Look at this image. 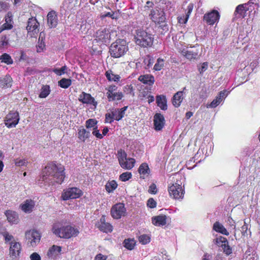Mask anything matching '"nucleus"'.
<instances>
[{"label":"nucleus","mask_w":260,"mask_h":260,"mask_svg":"<svg viewBox=\"0 0 260 260\" xmlns=\"http://www.w3.org/2000/svg\"><path fill=\"white\" fill-rule=\"evenodd\" d=\"M47 23L49 27L54 28L58 23L57 15L55 11H51L47 15Z\"/></svg>","instance_id":"obj_22"},{"label":"nucleus","mask_w":260,"mask_h":260,"mask_svg":"<svg viewBox=\"0 0 260 260\" xmlns=\"http://www.w3.org/2000/svg\"><path fill=\"white\" fill-rule=\"evenodd\" d=\"M90 136V132L84 128L83 126L79 127L78 129V138L80 142H85Z\"/></svg>","instance_id":"obj_25"},{"label":"nucleus","mask_w":260,"mask_h":260,"mask_svg":"<svg viewBox=\"0 0 260 260\" xmlns=\"http://www.w3.org/2000/svg\"><path fill=\"white\" fill-rule=\"evenodd\" d=\"M58 86L62 88H68L72 84V80L70 79L62 78L58 82Z\"/></svg>","instance_id":"obj_41"},{"label":"nucleus","mask_w":260,"mask_h":260,"mask_svg":"<svg viewBox=\"0 0 260 260\" xmlns=\"http://www.w3.org/2000/svg\"><path fill=\"white\" fill-rule=\"evenodd\" d=\"M107 79L109 81L117 82L119 81L120 77L119 75H115L113 74L112 71L108 70L105 73Z\"/></svg>","instance_id":"obj_38"},{"label":"nucleus","mask_w":260,"mask_h":260,"mask_svg":"<svg viewBox=\"0 0 260 260\" xmlns=\"http://www.w3.org/2000/svg\"><path fill=\"white\" fill-rule=\"evenodd\" d=\"M94 40L101 45L102 44L106 45L109 44L111 41L110 30L107 28L100 29L96 32Z\"/></svg>","instance_id":"obj_8"},{"label":"nucleus","mask_w":260,"mask_h":260,"mask_svg":"<svg viewBox=\"0 0 260 260\" xmlns=\"http://www.w3.org/2000/svg\"><path fill=\"white\" fill-rule=\"evenodd\" d=\"M147 205L150 208H154L156 206V202L153 198H151L148 200Z\"/></svg>","instance_id":"obj_57"},{"label":"nucleus","mask_w":260,"mask_h":260,"mask_svg":"<svg viewBox=\"0 0 260 260\" xmlns=\"http://www.w3.org/2000/svg\"><path fill=\"white\" fill-rule=\"evenodd\" d=\"M148 192L150 194H155L157 192V188L155 183H152L149 187Z\"/></svg>","instance_id":"obj_56"},{"label":"nucleus","mask_w":260,"mask_h":260,"mask_svg":"<svg viewBox=\"0 0 260 260\" xmlns=\"http://www.w3.org/2000/svg\"><path fill=\"white\" fill-rule=\"evenodd\" d=\"M126 212V209L124 204L123 203H117L112 206L111 209V214L114 219H120L121 216H124Z\"/></svg>","instance_id":"obj_13"},{"label":"nucleus","mask_w":260,"mask_h":260,"mask_svg":"<svg viewBox=\"0 0 260 260\" xmlns=\"http://www.w3.org/2000/svg\"><path fill=\"white\" fill-rule=\"evenodd\" d=\"M31 260H41L40 255L37 252H34L30 255Z\"/></svg>","instance_id":"obj_63"},{"label":"nucleus","mask_w":260,"mask_h":260,"mask_svg":"<svg viewBox=\"0 0 260 260\" xmlns=\"http://www.w3.org/2000/svg\"><path fill=\"white\" fill-rule=\"evenodd\" d=\"M227 95L226 91L223 90L219 92L218 95L216 96L215 99L209 105L210 108H215L219 105L222 102V100L225 98ZM208 107V106H207Z\"/></svg>","instance_id":"obj_23"},{"label":"nucleus","mask_w":260,"mask_h":260,"mask_svg":"<svg viewBox=\"0 0 260 260\" xmlns=\"http://www.w3.org/2000/svg\"><path fill=\"white\" fill-rule=\"evenodd\" d=\"M61 247L53 245L48 250L47 256L49 258H55L61 252Z\"/></svg>","instance_id":"obj_27"},{"label":"nucleus","mask_w":260,"mask_h":260,"mask_svg":"<svg viewBox=\"0 0 260 260\" xmlns=\"http://www.w3.org/2000/svg\"><path fill=\"white\" fill-rule=\"evenodd\" d=\"M60 222L55 223L52 225V232L58 237L69 239L77 237L80 232L78 228L71 225L61 226Z\"/></svg>","instance_id":"obj_3"},{"label":"nucleus","mask_w":260,"mask_h":260,"mask_svg":"<svg viewBox=\"0 0 260 260\" xmlns=\"http://www.w3.org/2000/svg\"><path fill=\"white\" fill-rule=\"evenodd\" d=\"M2 235L5 238V242H8L14 238V237L7 232H4Z\"/></svg>","instance_id":"obj_58"},{"label":"nucleus","mask_w":260,"mask_h":260,"mask_svg":"<svg viewBox=\"0 0 260 260\" xmlns=\"http://www.w3.org/2000/svg\"><path fill=\"white\" fill-rule=\"evenodd\" d=\"M113 113L111 112H108L105 114V118L104 120L105 123H112L115 120V118L113 117Z\"/></svg>","instance_id":"obj_50"},{"label":"nucleus","mask_w":260,"mask_h":260,"mask_svg":"<svg viewBox=\"0 0 260 260\" xmlns=\"http://www.w3.org/2000/svg\"><path fill=\"white\" fill-rule=\"evenodd\" d=\"M128 106H124L121 108H112L110 109V112L113 113V117L116 121H120L125 115V111L127 109Z\"/></svg>","instance_id":"obj_21"},{"label":"nucleus","mask_w":260,"mask_h":260,"mask_svg":"<svg viewBox=\"0 0 260 260\" xmlns=\"http://www.w3.org/2000/svg\"><path fill=\"white\" fill-rule=\"evenodd\" d=\"M132 177V173L129 172H126L122 173L119 176V180L123 182L128 181Z\"/></svg>","instance_id":"obj_47"},{"label":"nucleus","mask_w":260,"mask_h":260,"mask_svg":"<svg viewBox=\"0 0 260 260\" xmlns=\"http://www.w3.org/2000/svg\"><path fill=\"white\" fill-rule=\"evenodd\" d=\"M165 60L163 58H158L154 66L153 70L155 71H160L165 66Z\"/></svg>","instance_id":"obj_44"},{"label":"nucleus","mask_w":260,"mask_h":260,"mask_svg":"<svg viewBox=\"0 0 260 260\" xmlns=\"http://www.w3.org/2000/svg\"><path fill=\"white\" fill-rule=\"evenodd\" d=\"M168 192L170 196L176 200L182 199L185 193L184 189L182 188L181 185L178 183H173L169 186Z\"/></svg>","instance_id":"obj_9"},{"label":"nucleus","mask_w":260,"mask_h":260,"mask_svg":"<svg viewBox=\"0 0 260 260\" xmlns=\"http://www.w3.org/2000/svg\"><path fill=\"white\" fill-rule=\"evenodd\" d=\"M156 102L158 107L162 110L168 109L166 96L164 95H158L156 96Z\"/></svg>","instance_id":"obj_30"},{"label":"nucleus","mask_w":260,"mask_h":260,"mask_svg":"<svg viewBox=\"0 0 260 260\" xmlns=\"http://www.w3.org/2000/svg\"><path fill=\"white\" fill-rule=\"evenodd\" d=\"M194 5L192 3H190L187 8L186 9V13L185 14V16L187 17V19H188L192 11Z\"/></svg>","instance_id":"obj_59"},{"label":"nucleus","mask_w":260,"mask_h":260,"mask_svg":"<svg viewBox=\"0 0 260 260\" xmlns=\"http://www.w3.org/2000/svg\"><path fill=\"white\" fill-rule=\"evenodd\" d=\"M208 68V63L204 62L202 63L201 67L199 68V71L201 74L204 72Z\"/></svg>","instance_id":"obj_61"},{"label":"nucleus","mask_w":260,"mask_h":260,"mask_svg":"<svg viewBox=\"0 0 260 260\" xmlns=\"http://www.w3.org/2000/svg\"><path fill=\"white\" fill-rule=\"evenodd\" d=\"M152 223L155 226H164L167 223V216L165 215H159L152 218Z\"/></svg>","instance_id":"obj_26"},{"label":"nucleus","mask_w":260,"mask_h":260,"mask_svg":"<svg viewBox=\"0 0 260 260\" xmlns=\"http://www.w3.org/2000/svg\"><path fill=\"white\" fill-rule=\"evenodd\" d=\"M135 160L133 158H126L125 160L120 164V166L123 169L126 170L132 169L135 165Z\"/></svg>","instance_id":"obj_32"},{"label":"nucleus","mask_w":260,"mask_h":260,"mask_svg":"<svg viewBox=\"0 0 260 260\" xmlns=\"http://www.w3.org/2000/svg\"><path fill=\"white\" fill-rule=\"evenodd\" d=\"M107 17H110L112 19H117L118 18L117 14L116 12L113 11L107 12L105 14L102 15L101 16L102 18H104Z\"/></svg>","instance_id":"obj_54"},{"label":"nucleus","mask_w":260,"mask_h":260,"mask_svg":"<svg viewBox=\"0 0 260 260\" xmlns=\"http://www.w3.org/2000/svg\"><path fill=\"white\" fill-rule=\"evenodd\" d=\"M8 221L12 224H17L19 222L18 214L14 211L8 210L5 212Z\"/></svg>","instance_id":"obj_24"},{"label":"nucleus","mask_w":260,"mask_h":260,"mask_svg":"<svg viewBox=\"0 0 260 260\" xmlns=\"http://www.w3.org/2000/svg\"><path fill=\"white\" fill-rule=\"evenodd\" d=\"M118 186L116 181L114 180L109 181L105 185V189L108 193L112 192Z\"/></svg>","instance_id":"obj_36"},{"label":"nucleus","mask_w":260,"mask_h":260,"mask_svg":"<svg viewBox=\"0 0 260 260\" xmlns=\"http://www.w3.org/2000/svg\"><path fill=\"white\" fill-rule=\"evenodd\" d=\"M25 237L27 245L34 247L40 243L41 234L36 230H30L25 232Z\"/></svg>","instance_id":"obj_7"},{"label":"nucleus","mask_w":260,"mask_h":260,"mask_svg":"<svg viewBox=\"0 0 260 260\" xmlns=\"http://www.w3.org/2000/svg\"><path fill=\"white\" fill-rule=\"evenodd\" d=\"M22 250L21 245L19 242L14 241L10 243L9 252L10 256L15 258L18 256Z\"/></svg>","instance_id":"obj_19"},{"label":"nucleus","mask_w":260,"mask_h":260,"mask_svg":"<svg viewBox=\"0 0 260 260\" xmlns=\"http://www.w3.org/2000/svg\"><path fill=\"white\" fill-rule=\"evenodd\" d=\"M9 44V38L7 35H3L1 38L0 48H4Z\"/></svg>","instance_id":"obj_49"},{"label":"nucleus","mask_w":260,"mask_h":260,"mask_svg":"<svg viewBox=\"0 0 260 260\" xmlns=\"http://www.w3.org/2000/svg\"><path fill=\"white\" fill-rule=\"evenodd\" d=\"M219 18V13L217 10H213L204 15L203 20L208 25H213L218 21Z\"/></svg>","instance_id":"obj_15"},{"label":"nucleus","mask_w":260,"mask_h":260,"mask_svg":"<svg viewBox=\"0 0 260 260\" xmlns=\"http://www.w3.org/2000/svg\"><path fill=\"white\" fill-rule=\"evenodd\" d=\"M135 44L141 48H149L152 47L153 44V36L146 30L138 29L136 30L134 37Z\"/></svg>","instance_id":"obj_4"},{"label":"nucleus","mask_w":260,"mask_h":260,"mask_svg":"<svg viewBox=\"0 0 260 260\" xmlns=\"http://www.w3.org/2000/svg\"><path fill=\"white\" fill-rule=\"evenodd\" d=\"M228 240L226 238L222 236H219L215 240V244L218 246L221 247L224 243H228Z\"/></svg>","instance_id":"obj_51"},{"label":"nucleus","mask_w":260,"mask_h":260,"mask_svg":"<svg viewBox=\"0 0 260 260\" xmlns=\"http://www.w3.org/2000/svg\"><path fill=\"white\" fill-rule=\"evenodd\" d=\"M6 22L2 25L4 29H11L13 27L12 22V15L11 12H8L5 16Z\"/></svg>","instance_id":"obj_34"},{"label":"nucleus","mask_w":260,"mask_h":260,"mask_svg":"<svg viewBox=\"0 0 260 260\" xmlns=\"http://www.w3.org/2000/svg\"><path fill=\"white\" fill-rule=\"evenodd\" d=\"M107 256L102 253H99L94 257V260H106Z\"/></svg>","instance_id":"obj_64"},{"label":"nucleus","mask_w":260,"mask_h":260,"mask_svg":"<svg viewBox=\"0 0 260 260\" xmlns=\"http://www.w3.org/2000/svg\"><path fill=\"white\" fill-rule=\"evenodd\" d=\"M123 246L128 250H132L134 249L136 241L134 239H126L123 241Z\"/></svg>","instance_id":"obj_39"},{"label":"nucleus","mask_w":260,"mask_h":260,"mask_svg":"<svg viewBox=\"0 0 260 260\" xmlns=\"http://www.w3.org/2000/svg\"><path fill=\"white\" fill-rule=\"evenodd\" d=\"M92 134L93 136H95V137L98 139H102L103 138V135H102L100 133V131L99 129H98L97 126H96L95 127L93 128Z\"/></svg>","instance_id":"obj_55"},{"label":"nucleus","mask_w":260,"mask_h":260,"mask_svg":"<svg viewBox=\"0 0 260 260\" xmlns=\"http://www.w3.org/2000/svg\"><path fill=\"white\" fill-rule=\"evenodd\" d=\"M95 226L104 233H111L113 231V226L109 222H106V216L102 215L100 220L95 223Z\"/></svg>","instance_id":"obj_14"},{"label":"nucleus","mask_w":260,"mask_h":260,"mask_svg":"<svg viewBox=\"0 0 260 260\" xmlns=\"http://www.w3.org/2000/svg\"><path fill=\"white\" fill-rule=\"evenodd\" d=\"M35 206V202L31 199H27L20 205V208L22 211L26 213H30Z\"/></svg>","instance_id":"obj_20"},{"label":"nucleus","mask_w":260,"mask_h":260,"mask_svg":"<svg viewBox=\"0 0 260 260\" xmlns=\"http://www.w3.org/2000/svg\"><path fill=\"white\" fill-rule=\"evenodd\" d=\"M52 177L54 182L61 184L66 177L65 168L60 164L48 163L43 170V180Z\"/></svg>","instance_id":"obj_1"},{"label":"nucleus","mask_w":260,"mask_h":260,"mask_svg":"<svg viewBox=\"0 0 260 260\" xmlns=\"http://www.w3.org/2000/svg\"><path fill=\"white\" fill-rule=\"evenodd\" d=\"M165 124V119L164 115L156 113L153 116L154 128L156 131H161Z\"/></svg>","instance_id":"obj_16"},{"label":"nucleus","mask_w":260,"mask_h":260,"mask_svg":"<svg viewBox=\"0 0 260 260\" xmlns=\"http://www.w3.org/2000/svg\"><path fill=\"white\" fill-rule=\"evenodd\" d=\"M50 89L49 86L47 85H43L39 96L40 98H45L50 94Z\"/></svg>","instance_id":"obj_40"},{"label":"nucleus","mask_w":260,"mask_h":260,"mask_svg":"<svg viewBox=\"0 0 260 260\" xmlns=\"http://www.w3.org/2000/svg\"><path fill=\"white\" fill-rule=\"evenodd\" d=\"M117 158L119 164L127 158V154L124 150L120 149L118 150Z\"/></svg>","instance_id":"obj_45"},{"label":"nucleus","mask_w":260,"mask_h":260,"mask_svg":"<svg viewBox=\"0 0 260 260\" xmlns=\"http://www.w3.org/2000/svg\"><path fill=\"white\" fill-rule=\"evenodd\" d=\"M117 87L112 85L109 86L106 89L107 90L106 95L109 102L115 100L119 101L122 99L123 95L121 92H116Z\"/></svg>","instance_id":"obj_11"},{"label":"nucleus","mask_w":260,"mask_h":260,"mask_svg":"<svg viewBox=\"0 0 260 260\" xmlns=\"http://www.w3.org/2000/svg\"><path fill=\"white\" fill-rule=\"evenodd\" d=\"M98 121L95 119H89L85 122V126L87 128H94L96 126Z\"/></svg>","instance_id":"obj_48"},{"label":"nucleus","mask_w":260,"mask_h":260,"mask_svg":"<svg viewBox=\"0 0 260 260\" xmlns=\"http://www.w3.org/2000/svg\"><path fill=\"white\" fill-rule=\"evenodd\" d=\"M26 160L24 159H16L15 160V164L16 166L21 167L23 166L26 164Z\"/></svg>","instance_id":"obj_60"},{"label":"nucleus","mask_w":260,"mask_h":260,"mask_svg":"<svg viewBox=\"0 0 260 260\" xmlns=\"http://www.w3.org/2000/svg\"><path fill=\"white\" fill-rule=\"evenodd\" d=\"M82 194V191L79 188L77 187H71L62 193L61 198L64 201L72 199H77L80 198Z\"/></svg>","instance_id":"obj_10"},{"label":"nucleus","mask_w":260,"mask_h":260,"mask_svg":"<svg viewBox=\"0 0 260 260\" xmlns=\"http://www.w3.org/2000/svg\"><path fill=\"white\" fill-rule=\"evenodd\" d=\"M39 23L35 17H31L28 19L26 29L28 33L32 32L33 35L39 32Z\"/></svg>","instance_id":"obj_18"},{"label":"nucleus","mask_w":260,"mask_h":260,"mask_svg":"<svg viewBox=\"0 0 260 260\" xmlns=\"http://www.w3.org/2000/svg\"><path fill=\"white\" fill-rule=\"evenodd\" d=\"M183 100V91H179L174 94L172 100L173 105L176 107H179Z\"/></svg>","instance_id":"obj_28"},{"label":"nucleus","mask_w":260,"mask_h":260,"mask_svg":"<svg viewBox=\"0 0 260 260\" xmlns=\"http://www.w3.org/2000/svg\"><path fill=\"white\" fill-rule=\"evenodd\" d=\"M138 172L141 175L143 176V178L145 176H148L150 173L148 164L147 163L142 164L138 169Z\"/></svg>","instance_id":"obj_35"},{"label":"nucleus","mask_w":260,"mask_h":260,"mask_svg":"<svg viewBox=\"0 0 260 260\" xmlns=\"http://www.w3.org/2000/svg\"><path fill=\"white\" fill-rule=\"evenodd\" d=\"M143 63L145 66L144 68L148 70L152 66L154 63V58L151 55H147L144 58Z\"/></svg>","instance_id":"obj_37"},{"label":"nucleus","mask_w":260,"mask_h":260,"mask_svg":"<svg viewBox=\"0 0 260 260\" xmlns=\"http://www.w3.org/2000/svg\"><path fill=\"white\" fill-rule=\"evenodd\" d=\"M19 120V113L17 111H11L6 116L5 120V125L9 128L15 127Z\"/></svg>","instance_id":"obj_12"},{"label":"nucleus","mask_w":260,"mask_h":260,"mask_svg":"<svg viewBox=\"0 0 260 260\" xmlns=\"http://www.w3.org/2000/svg\"><path fill=\"white\" fill-rule=\"evenodd\" d=\"M67 70V67L64 66L60 69L55 68L53 70V72L58 76H61L65 74L66 71Z\"/></svg>","instance_id":"obj_53"},{"label":"nucleus","mask_w":260,"mask_h":260,"mask_svg":"<svg viewBox=\"0 0 260 260\" xmlns=\"http://www.w3.org/2000/svg\"><path fill=\"white\" fill-rule=\"evenodd\" d=\"M139 241L142 244H146L150 241V238L147 235L143 234L139 237Z\"/></svg>","instance_id":"obj_52"},{"label":"nucleus","mask_w":260,"mask_h":260,"mask_svg":"<svg viewBox=\"0 0 260 260\" xmlns=\"http://www.w3.org/2000/svg\"><path fill=\"white\" fill-rule=\"evenodd\" d=\"M12 79L9 75L0 78V87L7 88L11 87Z\"/></svg>","instance_id":"obj_31"},{"label":"nucleus","mask_w":260,"mask_h":260,"mask_svg":"<svg viewBox=\"0 0 260 260\" xmlns=\"http://www.w3.org/2000/svg\"><path fill=\"white\" fill-rule=\"evenodd\" d=\"M202 48L199 45L191 47L190 49H183L180 50V54L189 60H194L199 58Z\"/></svg>","instance_id":"obj_6"},{"label":"nucleus","mask_w":260,"mask_h":260,"mask_svg":"<svg viewBox=\"0 0 260 260\" xmlns=\"http://www.w3.org/2000/svg\"><path fill=\"white\" fill-rule=\"evenodd\" d=\"M79 101L83 104H89L96 107L98 102L95 101L94 98L89 93L83 91L79 95Z\"/></svg>","instance_id":"obj_17"},{"label":"nucleus","mask_w":260,"mask_h":260,"mask_svg":"<svg viewBox=\"0 0 260 260\" xmlns=\"http://www.w3.org/2000/svg\"><path fill=\"white\" fill-rule=\"evenodd\" d=\"M144 9L145 11L149 12L148 17L155 24H160L166 22V15L164 10L158 6L154 7L153 2L147 1Z\"/></svg>","instance_id":"obj_2"},{"label":"nucleus","mask_w":260,"mask_h":260,"mask_svg":"<svg viewBox=\"0 0 260 260\" xmlns=\"http://www.w3.org/2000/svg\"><path fill=\"white\" fill-rule=\"evenodd\" d=\"M138 80L142 83L149 86L152 85L155 81L154 76L151 74L141 75L139 77Z\"/></svg>","instance_id":"obj_29"},{"label":"nucleus","mask_w":260,"mask_h":260,"mask_svg":"<svg viewBox=\"0 0 260 260\" xmlns=\"http://www.w3.org/2000/svg\"><path fill=\"white\" fill-rule=\"evenodd\" d=\"M9 4L6 2L0 1V12L3 10H7L9 8Z\"/></svg>","instance_id":"obj_62"},{"label":"nucleus","mask_w":260,"mask_h":260,"mask_svg":"<svg viewBox=\"0 0 260 260\" xmlns=\"http://www.w3.org/2000/svg\"><path fill=\"white\" fill-rule=\"evenodd\" d=\"M128 50L126 41L124 39H119L111 45L109 52L112 57L119 58L124 55Z\"/></svg>","instance_id":"obj_5"},{"label":"nucleus","mask_w":260,"mask_h":260,"mask_svg":"<svg viewBox=\"0 0 260 260\" xmlns=\"http://www.w3.org/2000/svg\"><path fill=\"white\" fill-rule=\"evenodd\" d=\"M247 11V10L246 9V5L241 4L236 7L235 13L238 14L240 17H244Z\"/></svg>","instance_id":"obj_42"},{"label":"nucleus","mask_w":260,"mask_h":260,"mask_svg":"<svg viewBox=\"0 0 260 260\" xmlns=\"http://www.w3.org/2000/svg\"><path fill=\"white\" fill-rule=\"evenodd\" d=\"M213 229L216 232L223 235L226 236H228L229 235V232L224 227V226L218 221H216L214 223Z\"/></svg>","instance_id":"obj_33"},{"label":"nucleus","mask_w":260,"mask_h":260,"mask_svg":"<svg viewBox=\"0 0 260 260\" xmlns=\"http://www.w3.org/2000/svg\"><path fill=\"white\" fill-rule=\"evenodd\" d=\"M0 60L2 62H4L7 64H12L13 63V60L11 56L6 53L3 54L1 56Z\"/></svg>","instance_id":"obj_43"},{"label":"nucleus","mask_w":260,"mask_h":260,"mask_svg":"<svg viewBox=\"0 0 260 260\" xmlns=\"http://www.w3.org/2000/svg\"><path fill=\"white\" fill-rule=\"evenodd\" d=\"M221 247L222 248L223 252L226 255L228 256L232 253V248L229 245V242H228V243H224L223 244H222V245H221Z\"/></svg>","instance_id":"obj_46"}]
</instances>
